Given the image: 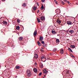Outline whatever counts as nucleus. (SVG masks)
Segmentation results:
<instances>
[{
	"label": "nucleus",
	"instance_id": "f257e3e1",
	"mask_svg": "<svg viewBox=\"0 0 78 78\" xmlns=\"http://www.w3.org/2000/svg\"><path fill=\"white\" fill-rule=\"evenodd\" d=\"M27 74L28 76H30L31 75V71L30 70L28 69L27 71Z\"/></svg>",
	"mask_w": 78,
	"mask_h": 78
},
{
	"label": "nucleus",
	"instance_id": "f03ea898",
	"mask_svg": "<svg viewBox=\"0 0 78 78\" xmlns=\"http://www.w3.org/2000/svg\"><path fill=\"white\" fill-rule=\"evenodd\" d=\"M44 76H46V75H47L48 73V72L46 69H44L43 70Z\"/></svg>",
	"mask_w": 78,
	"mask_h": 78
},
{
	"label": "nucleus",
	"instance_id": "7ed1b4c3",
	"mask_svg": "<svg viewBox=\"0 0 78 78\" xmlns=\"http://www.w3.org/2000/svg\"><path fill=\"white\" fill-rule=\"evenodd\" d=\"M41 59L42 61H43V62H45V61H46V57L44 56H42Z\"/></svg>",
	"mask_w": 78,
	"mask_h": 78
},
{
	"label": "nucleus",
	"instance_id": "20e7f679",
	"mask_svg": "<svg viewBox=\"0 0 78 78\" xmlns=\"http://www.w3.org/2000/svg\"><path fill=\"white\" fill-rule=\"evenodd\" d=\"M4 21V19H3V17H1L0 18V23L1 24L3 23V22Z\"/></svg>",
	"mask_w": 78,
	"mask_h": 78
},
{
	"label": "nucleus",
	"instance_id": "39448f33",
	"mask_svg": "<svg viewBox=\"0 0 78 78\" xmlns=\"http://www.w3.org/2000/svg\"><path fill=\"white\" fill-rule=\"evenodd\" d=\"M55 12L57 14H60V10L59 9H57L55 10Z\"/></svg>",
	"mask_w": 78,
	"mask_h": 78
},
{
	"label": "nucleus",
	"instance_id": "423d86ee",
	"mask_svg": "<svg viewBox=\"0 0 78 78\" xmlns=\"http://www.w3.org/2000/svg\"><path fill=\"white\" fill-rule=\"evenodd\" d=\"M44 40V37H41L39 38V41H42Z\"/></svg>",
	"mask_w": 78,
	"mask_h": 78
},
{
	"label": "nucleus",
	"instance_id": "0eeeda50",
	"mask_svg": "<svg viewBox=\"0 0 78 78\" xmlns=\"http://www.w3.org/2000/svg\"><path fill=\"white\" fill-rule=\"evenodd\" d=\"M34 58L35 59H37V58H38V55L37 54H35L34 55Z\"/></svg>",
	"mask_w": 78,
	"mask_h": 78
},
{
	"label": "nucleus",
	"instance_id": "6e6552de",
	"mask_svg": "<svg viewBox=\"0 0 78 78\" xmlns=\"http://www.w3.org/2000/svg\"><path fill=\"white\" fill-rule=\"evenodd\" d=\"M40 68H41V69L43 68L44 67V66H43V64L41 62L40 64Z\"/></svg>",
	"mask_w": 78,
	"mask_h": 78
},
{
	"label": "nucleus",
	"instance_id": "1a4fd4ad",
	"mask_svg": "<svg viewBox=\"0 0 78 78\" xmlns=\"http://www.w3.org/2000/svg\"><path fill=\"white\" fill-rule=\"evenodd\" d=\"M66 23L68 25H72V23L70 21H67Z\"/></svg>",
	"mask_w": 78,
	"mask_h": 78
},
{
	"label": "nucleus",
	"instance_id": "9d476101",
	"mask_svg": "<svg viewBox=\"0 0 78 78\" xmlns=\"http://www.w3.org/2000/svg\"><path fill=\"white\" fill-rule=\"evenodd\" d=\"M36 34H37V31L35 30L34 33V37H35L36 36Z\"/></svg>",
	"mask_w": 78,
	"mask_h": 78
},
{
	"label": "nucleus",
	"instance_id": "9b49d317",
	"mask_svg": "<svg viewBox=\"0 0 78 78\" xmlns=\"http://www.w3.org/2000/svg\"><path fill=\"white\" fill-rule=\"evenodd\" d=\"M45 20V18L43 16H41L40 19V20Z\"/></svg>",
	"mask_w": 78,
	"mask_h": 78
},
{
	"label": "nucleus",
	"instance_id": "f8f14e48",
	"mask_svg": "<svg viewBox=\"0 0 78 78\" xmlns=\"http://www.w3.org/2000/svg\"><path fill=\"white\" fill-rule=\"evenodd\" d=\"M75 31L73 30H70L69 31V33H71V34H72V33H73Z\"/></svg>",
	"mask_w": 78,
	"mask_h": 78
},
{
	"label": "nucleus",
	"instance_id": "ddd939ff",
	"mask_svg": "<svg viewBox=\"0 0 78 78\" xmlns=\"http://www.w3.org/2000/svg\"><path fill=\"white\" fill-rule=\"evenodd\" d=\"M57 23H59V24H60V23H61V20H57Z\"/></svg>",
	"mask_w": 78,
	"mask_h": 78
},
{
	"label": "nucleus",
	"instance_id": "4468645a",
	"mask_svg": "<svg viewBox=\"0 0 78 78\" xmlns=\"http://www.w3.org/2000/svg\"><path fill=\"white\" fill-rule=\"evenodd\" d=\"M60 53H62V54L64 53V51L63 50V49H61L60 50Z\"/></svg>",
	"mask_w": 78,
	"mask_h": 78
},
{
	"label": "nucleus",
	"instance_id": "2eb2a0df",
	"mask_svg": "<svg viewBox=\"0 0 78 78\" xmlns=\"http://www.w3.org/2000/svg\"><path fill=\"white\" fill-rule=\"evenodd\" d=\"M2 23H3V24H4V25H7V24H8V23H7V22H6L5 21H4Z\"/></svg>",
	"mask_w": 78,
	"mask_h": 78
},
{
	"label": "nucleus",
	"instance_id": "dca6fc26",
	"mask_svg": "<svg viewBox=\"0 0 78 78\" xmlns=\"http://www.w3.org/2000/svg\"><path fill=\"white\" fill-rule=\"evenodd\" d=\"M37 43L39 46H41V43L40 42H39V41H38L37 42Z\"/></svg>",
	"mask_w": 78,
	"mask_h": 78
},
{
	"label": "nucleus",
	"instance_id": "f3484780",
	"mask_svg": "<svg viewBox=\"0 0 78 78\" xmlns=\"http://www.w3.org/2000/svg\"><path fill=\"white\" fill-rule=\"evenodd\" d=\"M18 39H19V41H22V39H23V37H19Z\"/></svg>",
	"mask_w": 78,
	"mask_h": 78
},
{
	"label": "nucleus",
	"instance_id": "a211bd4d",
	"mask_svg": "<svg viewBox=\"0 0 78 78\" xmlns=\"http://www.w3.org/2000/svg\"><path fill=\"white\" fill-rule=\"evenodd\" d=\"M15 68L16 69H20V66H16Z\"/></svg>",
	"mask_w": 78,
	"mask_h": 78
},
{
	"label": "nucleus",
	"instance_id": "6ab92c4d",
	"mask_svg": "<svg viewBox=\"0 0 78 78\" xmlns=\"http://www.w3.org/2000/svg\"><path fill=\"white\" fill-rule=\"evenodd\" d=\"M34 72L36 73V72H37V69H36V68H34Z\"/></svg>",
	"mask_w": 78,
	"mask_h": 78
},
{
	"label": "nucleus",
	"instance_id": "aec40b11",
	"mask_svg": "<svg viewBox=\"0 0 78 78\" xmlns=\"http://www.w3.org/2000/svg\"><path fill=\"white\" fill-rule=\"evenodd\" d=\"M56 41L57 43H58V42H59V40L58 39H56Z\"/></svg>",
	"mask_w": 78,
	"mask_h": 78
},
{
	"label": "nucleus",
	"instance_id": "412c9836",
	"mask_svg": "<svg viewBox=\"0 0 78 78\" xmlns=\"http://www.w3.org/2000/svg\"><path fill=\"white\" fill-rule=\"evenodd\" d=\"M51 33L52 34H55V33H56V32L55 31V30H52Z\"/></svg>",
	"mask_w": 78,
	"mask_h": 78
},
{
	"label": "nucleus",
	"instance_id": "4be33fe9",
	"mask_svg": "<svg viewBox=\"0 0 78 78\" xmlns=\"http://www.w3.org/2000/svg\"><path fill=\"white\" fill-rule=\"evenodd\" d=\"M37 21L38 22V23H40V22H41L40 21L41 20H40H40L39 19H38L37 18Z\"/></svg>",
	"mask_w": 78,
	"mask_h": 78
},
{
	"label": "nucleus",
	"instance_id": "5701e85b",
	"mask_svg": "<svg viewBox=\"0 0 78 78\" xmlns=\"http://www.w3.org/2000/svg\"><path fill=\"white\" fill-rule=\"evenodd\" d=\"M71 47L72 48H74L75 47V45H71Z\"/></svg>",
	"mask_w": 78,
	"mask_h": 78
},
{
	"label": "nucleus",
	"instance_id": "b1692460",
	"mask_svg": "<svg viewBox=\"0 0 78 78\" xmlns=\"http://www.w3.org/2000/svg\"><path fill=\"white\" fill-rule=\"evenodd\" d=\"M33 8L34 11H35L36 9V6H34L33 7Z\"/></svg>",
	"mask_w": 78,
	"mask_h": 78
},
{
	"label": "nucleus",
	"instance_id": "393cba45",
	"mask_svg": "<svg viewBox=\"0 0 78 78\" xmlns=\"http://www.w3.org/2000/svg\"><path fill=\"white\" fill-rule=\"evenodd\" d=\"M16 30H19V29H20V27L19 26H17L16 28Z\"/></svg>",
	"mask_w": 78,
	"mask_h": 78
},
{
	"label": "nucleus",
	"instance_id": "a878e982",
	"mask_svg": "<svg viewBox=\"0 0 78 78\" xmlns=\"http://www.w3.org/2000/svg\"><path fill=\"white\" fill-rule=\"evenodd\" d=\"M22 6H24V7H25V6H26V4H25V3H23V4Z\"/></svg>",
	"mask_w": 78,
	"mask_h": 78
},
{
	"label": "nucleus",
	"instance_id": "bb28decb",
	"mask_svg": "<svg viewBox=\"0 0 78 78\" xmlns=\"http://www.w3.org/2000/svg\"><path fill=\"white\" fill-rule=\"evenodd\" d=\"M20 22V19H17V22H18V23H19V22Z\"/></svg>",
	"mask_w": 78,
	"mask_h": 78
},
{
	"label": "nucleus",
	"instance_id": "cd10ccee",
	"mask_svg": "<svg viewBox=\"0 0 78 78\" xmlns=\"http://www.w3.org/2000/svg\"><path fill=\"white\" fill-rule=\"evenodd\" d=\"M44 6L42 5L41 7V10H42L43 9H44Z\"/></svg>",
	"mask_w": 78,
	"mask_h": 78
},
{
	"label": "nucleus",
	"instance_id": "c85d7f7f",
	"mask_svg": "<svg viewBox=\"0 0 78 78\" xmlns=\"http://www.w3.org/2000/svg\"><path fill=\"white\" fill-rule=\"evenodd\" d=\"M69 51H71V52H72V53H73V51L71 49L69 48Z\"/></svg>",
	"mask_w": 78,
	"mask_h": 78
},
{
	"label": "nucleus",
	"instance_id": "c756f323",
	"mask_svg": "<svg viewBox=\"0 0 78 78\" xmlns=\"http://www.w3.org/2000/svg\"><path fill=\"white\" fill-rule=\"evenodd\" d=\"M41 43L42 44H44V41H42L41 42Z\"/></svg>",
	"mask_w": 78,
	"mask_h": 78
},
{
	"label": "nucleus",
	"instance_id": "7c9ffc66",
	"mask_svg": "<svg viewBox=\"0 0 78 78\" xmlns=\"http://www.w3.org/2000/svg\"><path fill=\"white\" fill-rule=\"evenodd\" d=\"M53 51H56V49L55 48H54L53 50Z\"/></svg>",
	"mask_w": 78,
	"mask_h": 78
},
{
	"label": "nucleus",
	"instance_id": "2f4dec72",
	"mask_svg": "<svg viewBox=\"0 0 78 78\" xmlns=\"http://www.w3.org/2000/svg\"><path fill=\"white\" fill-rule=\"evenodd\" d=\"M62 3L64 5V2L63 1H62Z\"/></svg>",
	"mask_w": 78,
	"mask_h": 78
},
{
	"label": "nucleus",
	"instance_id": "473e14b6",
	"mask_svg": "<svg viewBox=\"0 0 78 78\" xmlns=\"http://www.w3.org/2000/svg\"><path fill=\"white\" fill-rule=\"evenodd\" d=\"M42 2H45V0H41Z\"/></svg>",
	"mask_w": 78,
	"mask_h": 78
},
{
	"label": "nucleus",
	"instance_id": "72a5a7b5",
	"mask_svg": "<svg viewBox=\"0 0 78 78\" xmlns=\"http://www.w3.org/2000/svg\"><path fill=\"white\" fill-rule=\"evenodd\" d=\"M39 75L40 76H41V75H42V73H40L39 74Z\"/></svg>",
	"mask_w": 78,
	"mask_h": 78
},
{
	"label": "nucleus",
	"instance_id": "f704fd0d",
	"mask_svg": "<svg viewBox=\"0 0 78 78\" xmlns=\"http://www.w3.org/2000/svg\"><path fill=\"white\" fill-rule=\"evenodd\" d=\"M39 10H38L37 11V13H39Z\"/></svg>",
	"mask_w": 78,
	"mask_h": 78
},
{
	"label": "nucleus",
	"instance_id": "c9c22d12",
	"mask_svg": "<svg viewBox=\"0 0 78 78\" xmlns=\"http://www.w3.org/2000/svg\"><path fill=\"white\" fill-rule=\"evenodd\" d=\"M67 2V3H68V4H69V3H70V2L69 1H67V2Z\"/></svg>",
	"mask_w": 78,
	"mask_h": 78
},
{
	"label": "nucleus",
	"instance_id": "e433bc0d",
	"mask_svg": "<svg viewBox=\"0 0 78 78\" xmlns=\"http://www.w3.org/2000/svg\"><path fill=\"white\" fill-rule=\"evenodd\" d=\"M43 46H44V47H45V46H46V44H43Z\"/></svg>",
	"mask_w": 78,
	"mask_h": 78
},
{
	"label": "nucleus",
	"instance_id": "4c0bfd02",
	"mask_svg": "<svg viewBox=\"0 0 78 78\" xmlns=\"http://www.w3.org/2000/svg\"><path fill=\"white\" fill-rule=\"evenodd\" d=\"M64 2H66L67 1V0H64Z\"/></svg>",
	"mask_w": 78,
	"mask_h": 78
},
{
	"label": "nucleus",
	"instance_id": "58836bf2",
	"mask_svg": "<svg viewBox=\"0 0 78 78\" xmlns=\"http://www.w3.org/2000/svg\"><path fill=\"white\" fill-rule=\"evenodd\" d=\"M55 3L56 4H58V2H55Z\"/></svg>",
	"mask_w": 78,
	"mask_h": 78
},
{
	"label": "nucleus",
	"instance_id": "ea45409f",
	"mask_svg": "<svg viewBox=\"0 0 78 78\" xmlns=\"http://www.w3.org/2000/svg\"><path fill=\"white\" fill-rule=\"evenodd\" d=\"M35 65H37V63H36V62H35Z\"/></svg>",
	"mask_w": 78,
	"mask_h": 78
},
{
	"label": "nucleus",
	"instance_id": "a19ab883",
	"mask_svg": "<svg viewBox=\"0 0 78 78\" xmlns=\"http://www.w3.org/2000/svg\"><path fill=\"white\" fill-rule=\"evenodd\" d=\"M72 57H74V56H73V55H72Z\"/></svg>",
	"mask_w": 78,
	"mask_h": 78
},
{
	"label": "nucleus",
	"instance_id": "79ce46f5",
	"mask_svg": "<svg viewBox=\"0 0 78 78\" xmlns=\"http://www.w3.org/2000/svg\"><path fill=\"white\" fill-rule=\"evenodd\" d=\"M2 1H3L4 2H5V0H2Z\"/></svg>",
	"mask_w": 78,
	"mask_h": 78
},
{
	"label": "nucleus",
	"instance_id": "37998d69",
	"mask_svg": "<svg viewBox=\"0 0 78 78\" xmlns=\"http://www.w3.org/2000/svg\"><path fill=\"white\" fill-rule=\"evenodd\" d=\"M42 50H42V49L41 50V51H42Z\"/></svg>",
	"mask_w": 78,
	"mask_h": 78
},
{
	"label": "nucleus",
	"instance_id": "c03bdc74",
	"mask_svg": "<svg viewBox=\"0 0 78 78\" xmlns=\"http://www.w3.org/2000/svg\"><path fill=\"white\" fill-rule=\"evenodd\" d=\"M32 11L33 12H34L33 11V10H32Z\"/></svg>",
	"mask_w": 78,
	"mask_h": 78
},
{
	"label": "nucleus",
	"instance_id": "a18cd8bd",
	"mask_svg": "<svg viewBox=\"0 0 78 78\" xmlns=\"http://www.w3.org/2000/svg\"><path fill=\"white\" fill-rule=\"evenodd\" d=\"M58 36L59 34L57 35Z\"/></svg>",
	"mask_w": 78,
	"mask_h": 78
},
{
	"label": "nucleus",
	"instance_id": "49530a36",
	"mask_svg": "<svg viewBox=\"0 0 78 78\" xmlns=\"http://www.w3.org/2000/svg\"><path fill=\"white\" fill-rule=\"evenodd\" d=\"M77 41H78V39L77 40Z\"/></svg>",
	"mask_w": 78,
	"mask_h": 78
},
{
	"label": "nucleus",
	"instance_id": "de8ad7c7",
	"mask_svg": "<svg viewBox=\"0 0 78 78\" xmlns=\"http://www.w3.org/2000/svg\"><path fill=\"white\" fill-rule=\"evenodd\" d=\"M43 78H44V77H43Z\"/></svg>",
	"mask_w": 78,
	"mask_h": 78
}]
</instances>
